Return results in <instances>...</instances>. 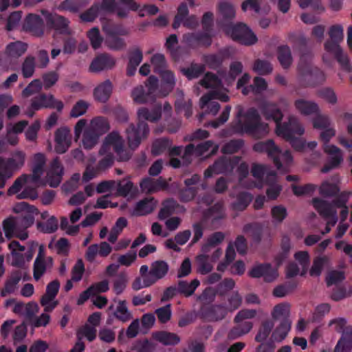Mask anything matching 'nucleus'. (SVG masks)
I'll list each match as a JSON object with an SVG mask.
<instances>
[{
  "mask_svg": "<svg viewBox=\"0 0 352 352\" xmlns=\"http://www.w3.org/2000/svg\"><path fill=\"white\" fill-rule=\"evenodd\" d=\"M21 280V276L19 272L13 273L10 277L6 280L5 287L1 291V296H6L9 294L14 292L16 285Z\"/></svg>",
  "mask_w": 352,
  "mask_h": 352,
  "instance_id": "nucleus-57",
  "label": "nucleus"
},
{
  "mask_svg": "<svg viewBox=\"0 0 352 352\" xmlns=\"http://www.w3.org/2000/svg\"><path fill=\"white\" fill-rule=\"evenodd\" d=\"M38 210L34 206L23 201V228H28L34 224Z\"/></svg>",
  "mask_w": 352,
  "mask_h": 352,
  "instance_id": "nucleus-47",
  "label": "nucleus"
},
{
  "mask_svg": "<svg viewBox=\"0 0 352 352\" xmlns=\"http://www.w3.org/2000/svg\"><path fill=\"white\" fill-rule=\"evenodd\" d=\"M253 150L259 153H267L278 170L288 171V167L292 164L293 157L289 151L281 152L280 148L276 145L274 140L258 142L253 146Z\"/></svg>",
  "mask_w": 352,
  "mask_h": 352,
  "instance_id": "nucleus-2",
  "label": "nucleus"
},
{
  "mask_svg": "<svg viewBox=\"0 0 352 352\" xmlns=\"http://www.w3.org/2000/svg\"><path fill=\"white\" fill-rule=\"evenodd\" d=\"M294 258L298 262V265L302 269L301 276L305 275L307 272L310 262V257L308 252L299 251L294 254Z\"/></svg>",
  "mask_w": 352,
  "mask_h": 352,
  "instance_id": "nucleus-62",
  "label": "nucleus"
},
{
  "mask_svg": "<svg viewBox=\"0 0 352 352\" xmlns=\"http://www.w3.org/2000/svg\"><path fill=\"white\" fill-rule=\"evenodd\" d=\"M128 278L125 273L121 272L117 275L113 283V290L117 294H121L126 287Z\"/></svg>",
  "mask_w": 352,
  "mask_h": 352,
  "instance_id": "nucleus-64",
  "label": "nucleus"
},
{
  "mask_svg": "<svg viewBox=\"0 0 352 352\" xmlns=\"http://www.w3.org/2000/svg\"><path fill=\"white\" fill-rule=\"evenodd\" d=\"M112 148L119 161H128L132 156V151L124 146V141L119 132L113 131L104 138L101 146V152L111 151Z\"/></svg>",
  "mask_w": 352,
  "mask_h": 352,
  "instance_id": "nucleus-5",
  "label": "nucleus"
},
{
  "mask_svg": "<svg viewBox=\"0 0 352 352\" xmlns=\"http://www.w3.org/2000/svg\"><path fill=\"white\" fill-rule=\"evenodd\" d=\"M16 166V161L12 158H0V173L7 177H12Z\"/></svg>",
  "mask_w": 352,
  "mask_h": 352,
  "instance_id": "nucleus-63",
  "label": "nucleus"
},
{
  "mask_svg": "<svg viewBox=\"0 0 352 352\" xmlns=\"http://www.w3.org/2000/svg\"><path fill=\"white\" fill-rule=\"evenodd\" d=\"M179 207L178 203L173 199H169L163 203V207L161 208L158 213V218L160 220H164L170 217L175 210Z\"/></svg>",
  "mask_w": 352,
  "mask_h": 352,
  "instance_id": "nucleus-52",
  "label": "nucleus"
},
{
  "mask_svg": "<svg viewBox=\"0 0 352 352\" xmlns=\"http://www.w3.org/2000/svg\"><path fill=\"white\" fill-rule=\"evenodd\" d=\"M86 126L87 120L85 119H80L77 122L74 127L75 138L76 140L78 139L83 129H85L83 133L82 144L85 148L91 149L97 144L100 135L87 127L85 128Z\"/></svg>",
  "mask_w": 352,
  "mask_h": 352,
  "instance_id": "nucleus-13",
  "label": "nucleus"
},
{
  "mask_svg": "<svg viewBox=\"0 0 352 352\" xmlns=\"http://www.w3.org/2000/svg\"><path fill=\"white\" fill-rule=\"evenodd\" d=\"M290 305L287 302H283L276 305L272 312V316L274 320H290Z\"/></svg>",
  "mask_w": 352,
  "mask_h": 352,
  "instance_id": "nucleus-46",
  "label": "nucleus"
},
{
  "mask_svg": "<svg viewBox=\"0 0 352 352\" xmlns=\"http://www.w3.org/2000/svg\"><path fill=\"white\" fill-rule=\"evenodd\" d=\"M183 41L191 47L199 45L208 46L211 44L210 36L207 33H188L183 36Z\"/></svg>",
  "mask_w": 352,
  "mask_h": 352,
  "instance_id": "nucleus-28",
  "label": "nucleus"
},
{
  "mask_svg": "<svg viewBox=\"0 0 352 352\" xmlns=\"http://www.w3.org/2000/svg\"><path fill=\"white\" fill-rule=\"evenodd\" d=\"M276 134L285 139V135L301 136L305 133V127L299 119L294 116L288 118V120L276 126Z\"/></svg>",
  "mask_w": 352,
  "mask_h": 352,
  "instance_id": "nucleus-10",
  "label": "nucleus"
},
{
  "mask_svg": "<svg viewBox=\"0 0 352 352\" xmlns=\"http://www.w3.org/2000/svg\"><path fill=\"white\" fill-rule=\"evenodd\" d=\"M226 34L232 40L245 45H252L257 42L254 33L244 23H239L226 29Z\"/></svg>",
  "mask_w": 352,
  "mask_h": 352,
  "instance_id": "nucleus-8",
  "label": "nucleus"
},
{
  "mask_svg": "<svg viewBox=\"0 0 352 352\" xmlns=\"http://www.w3.org/2000/svg\"><path fill=\"white\" fill-rule=\"evenodd\" d=\"M117 302L116 307L113 305L109 307V310H113V316L122 322H126L132 319L133 315L127 307L125 300H114Z\"/></svg>",
  "mask_w": 352,
  "mask_h": 352,
  "instance_id": "nucleus-26",
  "label": "nucleus"
},
{
  "mask_svg": "<svg viewBox=\"0 0 352 352\" xmlns=\"http://www.w3.org/2000/svg\"><path fill=\"white\" fill-rule=\"evenodd\" d=\"M47 24L56 32L62 34L71 35L72 33L69 28L70 21L68 19L56 13H50L43 11Z\"/></svg>",
  "mask_w": 352,
  "mask_h": 352,
  "instance_id": "nucleus-14",
  "label": "nucleus"
},
{
  "mask_svg": "<svg viewBox=\"0 0 352 352\" xmlns=\"http://www.w3.org/2000/svg\"><path fill=\"white\" fill-rule=\"evenodd\" d=\"M252 197L247 192L240 193L236 201L232 204V208L235 211L244 210L252 201Z\"/></svg>",
  "mask_w": 352,
  "mask_h": 352,
  "instance_id": "nucleus-55",
  "label": "nucleus"
},
{
  "mask_svg": "<svg viewBox=\"0 0 352 352\" xmlns=\"http://www.w3.org/2000/svg\"><path fill=\"white\" fill-rule=\"evenodd\" d=\"M261 112L267 120H272L278 126L280 124L283 114L275 103L265 102L262 105Z\"/></svg>",
  "mask_w": 352,
  "mask_h": 352,
  "instance_id": "nucleus-32",
  "label": "nucleus"
},
{
  "mask_svg": "<svg viewBox=\"0 0 352 352\" xmlns=\"http://www.w3.org/2000/svg\"><path fill=\"white\" fill-rule=\"evenodd\" d=\"M19 224L18 218L10 216L3 221V230L6 236L10 239L14 236L15 232Z\"/></svg>",
  "mask_w": 352,
  "mask_h": 352,
  "instance_id": "nucleus-53",
  "label": "nucleus"
},
{
  "mask_svg": "<svg viewBox=\"0 0 352 352\" xmlns=\"http://www.w3.org/2000/svg\"><path fill=\"white\" fill-rule=\"evenodd\" d=\"M323 150L330 157L329 163L321 169V172L326 173L338 166L343 160V155L341 149L333 144L323 145Z\"/></svg>",
  "mask_w": 352,
  "mask_h": 352,
  "instance_id": "nucleus-18",
  "label": "nucleus"
},
{
  "mask_svg": "<svg viewBox=\"0 0 352 352\" xmlns=\"http://www.w3.org/2000/svg\"><path fill=\"white\" fill-rule=\"evenodd\" d=\"M152 338L165 346L176 345L180 342L177 334L166 331H155L152 333Z\"/></svg>",
  "mask_w": 352,
  "mask_h": 352,
  "instance_id": "nucleus-33",
  "label": "nucleus"
},
{
  "mask_svg": "<svg viewBox=\"0 0 352 352\" xmlns=\"http://www.w3.org/2000/svg\"><path fill=\"white\" fill-rule=\"evenodd\" d=\"M87 127L101 136L110 129V124L107 118L96 117L90 121L89 124Z\"/></svg>",
  "mask_w": 352,
  "mask_h": 352,
  "instance_id": "nucleus-38",
  "label": "nucleus"
},
{
  "mask_svg": "<svg viewBox=\"0 0 352 352\" xmlns=\"http://www.w3.org/2000/svg\"><path fill=\"white\" fill-rule=\"evenodd\" d=\"M31 107L33 111L30 110L26 113L29 117L33 116L34 111L41 108H53L60 111L63 108V104L61 101L56 100L52 95L41 94L32 100Z\"/></svg>",
  "mask_w": 352,
  "mask_h": 352,
  "instance_id": "nucleus-15",
  "label": "nucleus"
},
{
  "mask_svg": "<svg viewBox=\"0 0 352 352\" xmlns=\"http://www.w3.org/2000/svg\"><path fill=\"white\" fill-rule=\"evenodd\" d=\"M127 223V220L124 217H120L117 219L108 236V241L109 243L113 244L116 242L119 235L122 232V230L126 227Z\"/></svg>",
  "mask_w": 352,
  "mask_h": 352,
  "instance_id": "nucleus-50",
  "label": "nucleus"
},
{
  "mask_svg": "<svg viewBox=\"0 0 352 352\" xmlns=\"http://www.w3.org/2000/svg\"><path fill=\"white\" fill-rule=\"evenodd\" d=\"M298 75L302 79H308L318 82L325 80L324 73L318 68L314 67L311 63V57L302 56L298 65Z\"/></svg>",
  "mask_w": 352,
  "mask_h": 352,
  "instance_id": "nucleus-9",
  "label": "nucleus"
},
{
  "mask_svg": "<svg viewBox=\"0 0 352 352\" xmlns=\"http://www.w3.org/2000/svg\"><path fill=\"white\" fill-rule=\"evenodd\" d=\"M228 310L225 306L216 305L212 306L208 312V317L210 320L218 321L223 320L228 314Z\"/></svg>",
  "mask_w": 352,
  "mask_h": 352,
  "instance_id": "nucleus-59",
  "label": "nucleus"
},
{
  "mask_svg": "<svg viewBox=\"0 0 352 352\" xmlns=\"http://www.w3.org/2000/svg\"><path fill=\"white\" fill-rule=\"evenodd\" d=\"M294 106L296 111L302 116H312L320 111L318 103L304 98L295 100Z\"/></svg>",
  "mask_w": 352,
  "mask_h": 352,
  "instance_id": "nucleus-24",
  "label": "nucleus"
},
{
  "mask_svg": "<svg viewBox=\"0 0 352 352\" xmlns=\"http://www.w3.org/2000/svg\"><path fill=\"white\" fill-rule=\"evenodd\" d=\"M240 161L241 157L236 156L221 157L205 170L204 176L205 177H210L213 174L218 175L230 172Z\"/></svg>",
  "mask_w": 352,
  "mask_h": 352,
  "instance_id": "nucleus-11",
  "label": "nucleus"
},
{
  "mask_svg": "<svg viewBox=\"0 0 352 352\" xmlns=\"http://www.w3.org/2000/svg\"><path fill=\"white\" fill-rule=\"evenodd\" d=\"M167 187L166 182L162 177L152 179L147 177L140 182L142 190L146 193H153L165 189Z\"/></svg>",
  "mask_w": 352,
  "mask_h": 352,
  "instance_id": "nucleus-30",
  "label": "nucleus"
},
{
  "mask_svg": "<svg viewBox=\"0 0 352 352\" xmlns=\"http://www.w3.org/2000/svg\"><path fill=\"white\" fill-rule=\"evenodd\" d=\"M64 174V168L58 157L50 162L46 170L45 182L43 184H48L52 188H56L62 182Z\"/></svg>",
  "mask_w": 352,
  "mask_h": 352,
  "instance_id": "nucleus-12",
  "label": "nucleus"
},
{
  "mask_svg": "<svg viewBox=\"0 0 352 352\" xmlns=\"http://www.w3.org/2000/svg\"><path fill=\"white\" fill-rule=\"evenodd\" d=\"M45 163L46 157L44 154L41 153L35 154L32 159V174L23 175V176L31 179L34 184L42 181L41 177L43 173Z\"/></svg>",
  "mask_w": 352,
  "mask_h": 352,
  "instance_id": "nucleus-22",
  "label": "nucleus"
},
{
  "mask_svg": "<svg viewBox=\"0 0 352 352\" xmlns=\"http://www.w3.org/2000/svg\"><path fill=\"white\" fill-rule=\"evenodd\" d=\"M96 328L86 324L77 330L76 338L79 340L85 338L88 341L92 342L96 338Z\"/></svg>",
  "mask_w": 352,
  "mask_h": 352,
  "instance_id": "nucleus-56",
  "label": "nucleus"
},
{
  "mask_svg": "<svg viewBox=\"0 0 352 352\" xmlns=\"http://www.w3.org/2000/svg\"><path fill=\"white\" fill-rule=\"evenodd\" d=\"M200 85L206 89H212L210 92L201 96L200 99L201 109H204V107L213 99H218L221 102H228L230 100L228 90L223 87L221 80L216 75L210 72L207 73L200 80Z\"/></svg>",
  "mask_w": 352,
  "mask_h": 352,
  "instance_id": "nucleus-3",
  "label": "nucleus"
},
{
  "mask_svg": "<svg viewBox=\"0 0 352 352\" xmlns=\"http://www.w3.org/2000/svg\"><path fill=\"white\" fill-rule=\"evenodd\" d=\"M314 116L311 120L314 129L322 130L333 125L330 117L327 114L322 113L320 109Z\"/></svg>",
  "mask_w": 352,
  "mask_h": 352,
  "instance_id": "nucleus-48",
  "label": "nucleus"
},
{
  "mask_svg": "<svg viewBox=\"0 0 352 352\" xmlns=\"http://www.w3.org/2000/svg\"><path fill=\"white\" fill-rule=\"evenodd\" d=\"M274 326V322L270 320L263 321L255 336V340L258 342H264L270 336Z\"/></svg>",
  "mask_w": 352,
  "mask_h": 352,
  "instance_id": "nucleus-58",
  "label": "nucleus"
},
{
  "mask_svg": "<svg viewBox=\"0 0 352 352\" xmlns=\"http://www.w3.org/2000/svg\"><path fill=\"white\" fill-rule=\"evenodd\" d=\"M329 263V258L326 256H318L313 261L312 266L309 270L311 276H319L324 267Z\"/></svg>",
  "mask_w": 352,
  "mask_h": 352,
  "instance_id": "nucleus-54",
  "label": "nucleus"
},
{
  "mask_svg": "<svg viewBox=\"0 0 352 352\" xmlns=\"http://www.w3.org/2000/svg\"><path fill=\"white\" fill-rule=\"evenodd\" d=\"M199 284L200 283L198 279H194L190 283H188L185 280H179L177 284L179 293L186 297H189L194 294Z\"/></svg>",
  "mask_w": 352,
  "mask_h": 352,
  "instance_id": "nucleus-49",
  "label": "nucleus"
},
{
  "mask_svg": "<svg viewBox=\"0 0 352 352\" xmlns=\"http://www.w3.org/2000/svg\"><path fill=\"white\" fill-rule=\"evenodd\" d=\"M60 283L57 280L50 282L46 287L45 293L41 298V305L44 307V311L51 312L57 305L55 298L59 291Z\"/></svg>",
  "mask_w": 352,
  "mask_h": 352,
  "instance_id": "nucleus-16",
  "label": "nucleus"
},
{
  "mask_svg": "<svg viewBox=\"0 0 352 352\" xmlns=\"http://www.w3.org/2000/svg\"><path fill=\"white\" fill-rule=\"evenodd\" d=\"M248 274L252 278L263 277L266 282H272L278 276L277 270L268 263L254 265Z\"/></svg>",
  "mask_w": 352,
  "mask_h": 352,
  "instance_id": "nucleus-21",
  "label": "nucleus"
},
{
  "mask_svg": "<svg viewBox=\"0 0 352 352\" xmlns=\"http://www.w3.org/2000/svg\"><path fill=\"white\" fill-rule=\"evenodd\" d=\"M43 185V181L34 184L29 178L23 176V199H36L38 197L36 188Z\"/></svg>",
  "mask_w": 352,
  "mask_h": 352,
  "instance_id": "nucleus-41",
  "label": "nucleus"
},
{
  "mask_svg": "<svg viewBox=\"0 0 352 352\" xmlns=\"http://www.w3.org/2000/svg\"><path fill=\"white\" fill-rule=\"evenodd\" d=\"M105 32L107 36L104 43L109 49L114 51H120L125 49L126 44L123 38L117 36L113 32Z\"/></svg>",
  "mask_w": 352,
  "mask_h": 352,
  "instance_id": "nucleus-42",
  "label": "nucleus"
},
{
  "mask_svg": "<svg viewBox=\"0 0 352 352\" xmlns=\"http://www.w3.org/2000/svg\"><path fill=\"white\" fill-rule=\"evenodd\" d=\"M117 194L122 197L133 196L137 192V188L129 179L116 182Z\"/></svg>",
  "mask_w": 352,
  "mask_h": 352,
  "instance_id": "nucleus-43",
  "label": "nucleus"
},
{
  "mask_svg": "<svg viewBox=\"0 0 352 352\" xmlns=\"http://www.w3.org/2000/svg\"><path fill=\"white\" fill-rule=\"evenodd\" d=\"M292 327V320H282L272 333V338L276 342L283 341L287 336Z\"/></svg>",
  "mask_w": 352,
  "mask_h": 352,
  "instance_id": "nucleus-45",
  "label": "nucleus"
},
{
  "mask_svg": "<svg viewBox=\"0 0 352 352\" xmlns=\"http://www.w3.org/2000/svg\"><path fill=\"white\" fill-rule=\"evenodd\" d=\"M158 80L155 76H150L145 85V87L142 85L138 86L132 91V98L133 100L138 104H144L153 102L159 96L158 93Z\"/></svg>",
  "mask_w": 352,
  "mask_h": 352,
  "instance_id": "nucleus-6",
  "label": "nucleus"
},
{
  "mask_svg": "<svg viewBox=\"0 0 352 352\" xmlns=\"http://www.w3.org/2000/svg\"><path fill=\"white\" fill-rule=\"evenodd\" d=\"M210 148H212L210 155H214L217 152L219 146L214 144L211 140L202 142L196 146L192 144H190L185 148L184 158L188 160L191 155L201 156Z\"/></svg>",
  "mask_w": 352,
  "mask_h": 352,
  "instance_id": "nucleus-17",
  "label": "nucleus"
},
{
  "mask_svg": "<svg viewBox=\"0 0 352 352\" xmlns=\"http://www.w3.org/2000/svg\"><path fill=\"white\" fill-rule=\"evenodd\" d=\"M113 90V85L109 80L98 85L94 89V98L100 102H106L110 98Z\"/></svg>",
  "mask_w": 352,
  "mask_h": 352,
  "instance_id": "nucleus-31",
  "label": "nucleus"
},
{
  "mask_svg": "<svg viewBox=\"0 0 352 352\" xmlns=\"http://www.w3.org/2000/svg\"><path fill=\"white\" fill-rule=\"evenodd\" d=\"M115 63L114 59L111 56L107 54H101L92 60L89 66V71L96 73L109 69L115 65Z\"/></svg>",
  "mask_w": 352,
  "mask_h": 352,
  "instance_id": "nucleus-25",
  "label": "nucleus"
},
{
  "mask_svg": "<svg viewBox=\"0 0 352 352\" xmlns=\"http://www.w3.org/2000/svg\"><path fill=\"white\" fill-rule=\"evenodd\" d=\"M23 30L32 35L40 37L44 34V23L41 17L35 14H30L25 17Z\"/></svg>",
  "mask_w": 352,
  "mask_h": 352,
  "instance_id": "nucleus-20",
  "label": "nucleus"
},
{
  "mask_svg": "<svg viewBox=\"0 0 352 352\" xmlns=\"http://www.w3.org/2000/svg\"><path fill=\"white\" fill-rule=\"evenodd\" d=\"M239 122L242 131L255 138H262L270 132L268 124L261 122L257 110L254 108L249 109Z\"/></svg>",
  "mask_w": 352,
  "mask_h": 352,
  "instance_id": "nucleus-4",
  "label": "nucleus"
},
{
  "mask_svg": "<svg viewBox=\"0 0 352 352\" xmlns=\"http://www.w3.org/2000/svg\"><path fill=\"white\" fill-rule=\"evenodd\" d=\"M11 256L9 258L12 266L22 267V245L16 241H12L9 244Z\"/></svg>",
  "mask_w": 352,
  "mask_h": 352,
  "instance_id": "nucleus-39",
  "label": "nucleus"
},
{
  "mask_svg": "<svg viewBox=\"0 0 352 352\" xmlns=\"http://www.w3.org/2000/svg\"><path fill=\"white\" fill-rule=\"evenodd\" d=\"M159 74L162 78L161 89L158 90L159 96L165 97L173 89L175 85V78L170 70L164 69Z\"/></svg>",
  "mask_w": 352,
  "mask_h": 352,
  "instance_id": "nucleus-29",
  "label": "nucleus"
},
{
  "mask_svg": "<svg viewBox=\"0 0 352 352\" xmlns=\"http://www.w3.org/2000/svg\"><path fill=\"white\" fill-rule=\"evenodd\" d=\"M55 150L58 153H65L71 146L70 130L67 127H61L55 132Z\"/></svg>",
  "mask_w": 352,
  "mask_h": 352,
  "instance_id": "nucleus-23",
  "label": "nucleus"
},
{
  "mask_svg": "<svg viewBox=\"0 0 352 352\" xmlns=\"http://www.w3.org/2000/svg\"><path fill=\"white\" fill-rule=\"evenodd\" d=\"M225 238V235L221 232H217L212 234L207 240L206 243L202 248L203 253H208L217 245L221 243Z\"/></svg>",
  "mask_w": 352,
  "mask_h": 352,
  "instance_id": "nucleus-60",
  "label": "nucleus"
},
{
  "mask_svg": "<svg viewBox=\"0 0 352 352\" xmlns=\"http://www.w3.org/2000/svg\"><path fill=\"white\" fill-rule=\"evenodd\" d=\"M352 348V327H346L338 342L335 352H349Z\"/></svg>",
  "mask_w": 352,
  "mask_h": 352,
  "instance_id": "nucleus-37",
  "label": "nucleus"
},
{
  "mask_svg": "<svg viewBox=\"0 0 352 352\" xmlns=\"http://www.w3.org/2000/svg\"><path fill=\"white\" fill-rule=\"evenodd\" d=\"M125 135L131 151L135 150L141 142L146 139L149 133L148 124L143 121H139L137 125L131 123L125 129Z\"/></svg>",
  "mask_w": 352,
  "mask_h": 352,
  "instance_id": "nucleus-7",
  "label": "nucleus"
},
{
  "mask_svg": "<svg viewBox=\"0 0 352 352\" xmlns=\"http://www.w3.org/2000/svg\"><path fill=\"white\" fill-rule=\"evenodd\" d=\"M52 263L53 261L51 257L47 258L46 261L35 259L34 263V278L38 280L45 274L47 268L52 266Z\"/></svg>",
  "mask_w": 352,
  "mask_h": 352,
  "instance_id": "nucleus-51",
  "label": "nucleus"
},
{
  "mask_svg": "<svg viewBox=\"0 0 352 352\" xmlns=\"http://www.w3.org/2000/svg\"><path fill=\"white\" fill-rule=\"evenodd\" d=\"M38 228L44 233L55 232L58 228V222L54 216L50 217L45 222L37 223Z\"/></svg>",
  "mask_w": 352,
  "mask_h": 352,
  "instance_id": "nucleus-61",
  "label": "nucleus"
},
{
  "mask_svg": "<svg viewBox=\"0 0 352 352\" xmlns=\"http://www.w3.org/2000/svg\"><path fill=\"white\" fill-rule=\"evenodd\" d=\"M312 204L314 208L324 219L332 218V226H335L338 221L337 211L332 203H329L320 198H314Z\"/></svg>",
  "mask_w": 352,
  "mask_h": 352,
  "instance_id": "nucleus-19",
  "label": "nucleus"
},
{
  "mask_svg": "<svg viewBox=\"0 0 352 352\" xmlns=\"http://www.w3.org/2000/svg\"><path fill=\"white\" fill-rule=\"evenodd\" d=\"M157 206V201L153 197H146L138 201L132 211L133 216H144L151 213Z\"/></svg>",
  "mask_w": 352,
  "mask_h": 352,
  "instance_id": "nucleus-27",
  "label": "nucleus"
},
{
  "mask_svg": "<svg viewBox=\"0 0 352 352\" xmlns=\"http://www.w3.org/2000/svg\"><path fill=\"white\" fill-rule=\"evenodd\" d=\"M169 270L168 264L164 261H155L151 265V276L149 278L153 280V284L158 280L164 278L168 273Z\"/></svg>",
  "mask_w": 352,
  "mask_h": 352,
  "instance_id": "nucleus-34",
  "label": "nucleus"
},
{
  "mask_svg": "<svg viewBox=\"0 0 352 352\" xmlns=\"http://www.w3.org/2000/svg\"><path fill=\"white\" fill-rule=\"evenodd\" d=\"M277 58L283 69H289L293 63L289 47L287 45L279 46L277 48Z\"/></svg>",
  "mask_w": 352,
  "mask_h": 352,
  "instance_id": "nucleus-40",
  "label": "nucleus"
},
{
  "mask_svg": "<svg viewBox=\"0 0 352 352\" xmlns=\"http://www.w3.org/2000/svg\"><path fill=\"white\" fill-rule=\"evenodd\" d=\"M219 15L225 21L232 20L235 17L236 10L234 6L226 1L219 2L217 6Z\"/></svg>",
  "mask_w": 352,
  "mask_h": 352,
  "instance_id": "nucleus-44",
  "label": "nucleus"
},
{
  "mask_svg": "<svg viewBox=\"0 0 352 352\" xmlns=\"http://www.w3.org/2000/svg\"><path fill=\"white\" fill-rule=\"evenodd\" d=\"M329 39L324 43V52L322 54V61L328 65L333 63V57L340 63L342 69L346 72H351V66L349 58L340 43L344 39V28L340 24H335L329 27L328 30Z\"/></svg>",
  "mask_w": 352,
  "mask_h": 352,
  "instance_id": "nucleus-1",
  "label": "nucleus"
},
{
  "mask_svg": "<svg viewBox=\"0 0 352 352\" xmlns=\"http://www.w3.org/2000/svg\"><path fill=\"white\" fill-rule=\"evenodd\" d=\"M90 0H64L58 6V10L77 13L87 6Z\"/></svg>",
  "mask_w": 352,
  "mask_h": 352,
  "instance_id": "nucleus-35",
  "label": "nucleus"
},
{
  "mask_svg": "<svg viewBox=\"0 0 352 352\" xmlns=\"http://www.w3.org/2000/svg\"><path fill=\"white\" fill-rule=\"evenodd\" d=\"M139 121L146 120L151 122H157L162 116V108L160 106L149 110L146 107L140 108L137 112Z\"/></svg>",
  "mask_w": 352,
  "mask_h": 352,
  "instance_id": "nucleus-36",
  "label": "nucleus"
}]
</instances>
